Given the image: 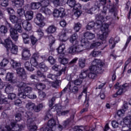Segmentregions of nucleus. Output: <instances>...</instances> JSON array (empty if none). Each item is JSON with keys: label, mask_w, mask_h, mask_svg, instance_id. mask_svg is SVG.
Returning <instances> with one entry per match:
<instances>
[{"label": "nucleus", "mask_w": 131, "mask_h": 131, "mask_svg": "<svg viewBox=\"0 0 131 131\" xmlns=\"http://www.w3.org/2000/svg\"><path fill=\"white\" fill-rule=\"evenodd\" d=\"M44 107H46L45 104H43V103H41L37 106H35L34 111L35 112H39V111H40L42 108H44Z\"/></svg>", "instance_id": "obj_41"}, {"label": "nucleus", "mask_w": 131, "mask_h": 131, "mask_svg": "<svg viewBox=\"0 0 131 131\" xmlns=\"http://www.w3.org/2000/svg\"><path fill=\"white\" fill-rule=\"evenodd\" d=\"M104 66V62L100 59H94L92 63L91 66L89 68L90 70L88 73V77L91 79H95L97 77L98 73H102V68Z\"/></svg>", "instance_id": "obj_2"}, {"label": "nucleus", "mask_w": 131, "mask_h": 131, "mask_svg": "<svg viewBox=\"0 0 131 131\" xmlns=\"http://www.w3.org/2000/svg\"><path fill=\"white\" fill-rule=\"evenodd\" d=\"M89 47L90 43L83 39L80 42L76 41L75 44L69 48V53L70 54H80L85 49H89Z\"/></svg>", "instance_id": "obj_3"}, {"label": "nucleus", "mask_w": 131, "mask_h": 131, "mask_svg": "<svg viewBox=\"0 0 131 131\" xmlns=\"http://www.w3.org/2000/svg\"><path fill=\"white\" fill-rule=\"evenodd\" d=\"M128 86H129V84L128 83H125L122 85V86L119 89L118 92L116 93V94H115L113 96V97L115 98V97H117V95H122V94H123V93L126 91V89H127Z\"/></svg>", "instance_id": "obj_18"}, {"label": "nucleus", "mask_w": 131, "mask_h": 131, "mask_svg": "<svg viewBox=\"0 0 131 131\" xmlns=\"http://www.w3.org/2000/svg\"><path fill=\"white\" fill-rule=\"evenodd\" d=\"M77 39V34L75 33L73 34L72 36H71L70 38V42H71V43H73L75 40Z\"/></svg>", "instance_id": "obj_56"}, {"label": "nucleus", "mask_w": 131, "mask_h": 131, "mask_svg": "<svg viewBox=\"0 0 131 131\" xmlns=\"http://www.w3.org/2000/svg\"><path fill=\"white\" fill-rule=\"evenodd\" d=\"M46 96L47 95L46 94V93L42 91H39L38 92V98L40 101H43L46 98Z\"/></svg>", "instance_id": "obj_48"}, {"label": "nucleus", "mask_w": 131, "mask_h": 131, "mask_svg": "<svg viewBox=\"0 0 131 131\" xmlns=\"http://www.w3.org/2000/svg\"><path fill=\"white\" fill-rule=\"evenodd\" d=\"M6 26H8L10 29V35L15 41H17L18 40V37L19 36V35H18V33L16 30H14V29L12 28V26L11 24H10L9 23L6 21Z\"/></svg>", "instance_id": "obj_13"}, {"label": "nucleus", "mask_w": 131, "mask_h": 131, "mask_svg": "<svg viewBox=\"0 0 131 131\" xmlns=\"http://www.w3.org/2000/svg\"><path fill=\"white\" fill-rule=\"evenodd\" d=\"M25 68L28 70V71H33L34 69L32 67V65L29 61H26L25 63Z\"/></svg>", "instance_id": "obj_38"}, {"label": "nucleus", "mask_w": 131, "mask_h": 131, "mask_svg": "<svg viewBox=\"0 0 131 131\" xmlns=\"http://www.w3.org/2000/svg\"><path fill=\"white\" fill-rule=\"evenodd\" d=\"M40 12H41V13H43L46 16H50V15L52 14V11H51V9L47 7H41L40 9Z\"/></svg>", "instance_id": "obj_28"}, {"label": "nucleus", "mask_w": 131, "mask_h": 131, "mask_svg": "<svg viewBox=\"0 0 131 131\" xmlns=\"http://www.w3.org/2000/svg\"><path fill=\"white\" fill-rule=\"evenodd\" d=\"M124 110H120L118 111L117 114L118 116H123L124 113H125V111H126V109L127 108V106H124Z\"/></svg>", "instance_id": "obj_51"}, {"label": "nucleus", "mask_w": 131, "mask_h": 131, "mask_svg": "<svg viewBox=\"0 0 131 131\" xmlns=\"http://www.w3.org/2000/svg\"><path fill=\"white\" fill-rule=\"evenodd\" d=\"M46 31L48 33H55V32L57 31V28L55 26V25H52L48 27Z\"/></svg>", "instance_id": "obj_32"}, {"label": "nucleus", "mask_w": 131, "mask_h": 131, "mask_svg": "<svg viewBox=\"0 0 131 131\" xmlns=\"http://www.w3.org/2000/svg\"><path fill=\"white\" fill-rule=\"evenodd\" d=\"M31 54L28 48H24L22 51L21 57L23 60H29Z\"/></svg>", "instance_id": "obj_16"}, {"label": "nucleus", "mask_w": 131, "mask_h": 131, "mask_svg": "<svg viewBox=\"0 0 131 131\" xmlns=\"http://www.w3.org/2000/svg\"><path fill=\"white\" fill-rule=\"evenodd\" d=\"M40 8V2H32L31 3V8L32 10H38Z\"/></svg>", "instance_id": "obj_36"}, {"label": "nucleus", "mask_w": 131, "mask_h": 131, "mask_svg": "<svg viewBox=\"0 0 131 131\" xmlns=\"http://www.w3.org/2000/svg\"><path fill=\"white\" fill-rule=\"evenodd\" d=\"M123 123L129 128V131H131V117L129 115L127 116L123 119Z\"/></svg>", "instance_id": "obj_21"}, {"label": "nucleus", "mask_w": 131, "mask_h": 131, "mask_svg": "<svg viewBox=\"0 0 131 131\" xmlns=\"http://www.w3.org/2000/svg\"><path fill=\"white\" fill-rule=\"evenodd\" d=\"M9 19L11 22H12V23H13V24H15V23L17 24L20 22V21H21V19H19L18 18V17L14 15H11L10 16Z\"/></svg>", "instance_id": "obj_35"}, {"label": "nucleus", "mask_w": 131, "mask_h": 131, "mask_svg": "<svg viewBox=\"0 0 131 131\" xmlns=\"http://www.w3.org/2000/svg\"><path fill=\"white\" fill-rule=\"evenodd\" d=\"M27 20H30L33 18V12L32 11H28L25 13L24 15Z\"/></svg>", "instance_id": "obj_33"}, {"label": "nucleus", "mask_w": 131, "mask_h": 131, "mask_svg": "<svg viewBox=\"0 0 131 131\" xmlns=\"http://www.w3.org/2000/svg\"><path fill=\"white\" fill-rule=\"evenodd\" d=\"M9 0H0V5L2 7H8Z\"/></svg>", "instance_id": "obj_58"}, {"label": "nucleus", "mask_w": 131, "mask_h": 131, "mask_svg": "<svg viewBox=\"0 0 131 131\" xmlns=\"http://www.w3.org/2000/svg\"><path fill=\"white\" fill-rule=\"evenodd\" d=\"M89 70H83L81 71V73L79 75V78L81 79H84L86 77H88V74H89Z\"/></svg>", "instance_id": "obj_34"}, {"label": "nucleus", "mask_w": 131, "mask_h": 131, "mask_svg": "<svg viewBox=\"0 0 131 131\" xmlns=\"http://www.w3.org/2000/svg\"><path fill=\"white\" fill-rule=\"evenodd\" d=\"M70 122H71V118L68 119L67 120L64 121L63 124V127H68V126H69V123H70Z\"/></svg>", "instance_id": "obj_63"}, {"label": "nucleus", "mask_w": 131, "mask_h": 131, "mask_svg": "<svg viewBox=\"0 0 131 131\" xmlns=\"http://www.w3.org/2000/svg\"><path fill=\"white\" fill-rule=\"evenodd\" d=\"M59 40L62 42H66L67 41V36H66V31L62 30L61 32L59 34Z\"/></svg>", "instance_id": "obj_23"}, {"label": "nucleus", "mask_w": 131, "mask_h": 131, "mask_svg": "<svg viewBox=\"0 0 131 131\" xmlns=\"http://www.w3.org/2000/svg\"><path fill=\"white\" fill-rule=\"evenodd\" d=\"M14 30H16L17 32H19V33H21L22 32V27L21 26V23L18 22L16 23L15 26Z\"/></svg>", "instance_id": "obj_44"}, {"label": "nucleus", "mask_w": 131, "mask_h": 131, "mask_svg": "<svg viewBox=\"0 0 131 131\" xmlns=\"http://www.w3.org/2000/svg\"><path fill=\"white\" fill-rule=\"evenodd\" d=\"M36 88L38 91H42V90L46 89V85L41 83H39L36 85Z\"/></svg>", "instance_id": "obj_52"}, {"label": "nucleus", "mask_w": 131, "mask_h": 131, "mask_svg": "<svg viewBox=\"0 0 131 131\" xmlns=\"http://www.w3.org/2000/svg\"><path fill=\"white\" fill-rule=\"evenodd\" d=\"M0 31L2 33H7L8 32V29L5 26H1L0 27Z\"/></svg>", "instance_id": "obj_64"}, {"label": "nucleus", "mask_w": 131, "mask_h": 131, "mask_svg": "<svg viewBox=\"0 0 131 131\" xmlns=\"http://www.w3.org/2000/svg\"><path fill=\"white\" fill-rule=\"evenodd\" d=\"M67 4L71 8H74V9H77L78 8H81V5L80 4H76L75 0H68Z\"/></svg>", "instance_id": "obj_19"}, {"label": "nucleus", "mask_w": 131, "mask_h": 131, "mask_svg": "<svg viewBox=\"0 0 131 131\" xmlns=\"http://www.w3.org/2000/svg\"><path fill=\"white\" fill-rule=\"evenodd\" d=\"M53 14L54 17L55 18L64 17V16H65V9L63 8H60L59 10L55 9Z\"/></svg>", "instance_id": "obj_15"}, {"label": "nucleus", "mask_w": 131, "mask_h": 131, "mask_svg": "<svg viewBox=\"0 0 131 131\" xmlns=\"http://www.w3.org/2000/svg\"><path fill=\"white\" fill-rule=\"evenodd\" d=\"M49 40L50 47H51L52 45H53V43H55V38L53 36L51 35L49 37Z\"/></svg>", "instance_id": "obj_61"}, {"label": "nucleus", "mask_w": 131, "mask_h": 131, "mask_svg": "<svg viewBox=\"0 0 131 131\" xmlns=\"http://www.w3.org/2000/svg\"><path fill=\"white\" fill-rule=\"evenodd\" d=\"M17 86L19 92H23L25 94H30L32 92V88L29 86L27 84L23 82H20Z\"/></svg>", "instance_id": "obj_10"}, {"label": "nucleus", "mask_w": 131, "mask_h": 131, "mask_svg": "<svg viewBox=\"0 0 131 131\" xmlns=\"http://www.w3.org/2000/svg\"><path fill=\"white\" fill-rule=\"evenodd\" d=\"M40 4L41 8H47V7H48V6H49L50 4V1H49V0H40Z\"/></svg>", "instance_id": "obj_45"}, {"label": "nucleus", "mask_w": 131, "mask_h": 131, "mask_svg": "<svg viewBox=\"0 0 131 131\" xmlns=\"http://www.w3.org/2000/svg\"><path fill=\"white\" fill-rule=\"evenodd\" d=\"M82 26V25L80 24V23H75L74 26V29L76 32H78L80 29H81V27Z\"/></svg>", "instance_id": "obj_43"}, {"label": "nucleus", "mask_w": 131, "mask_h": 131, "mask_svg": "<svg viewBox=\"0 0 131 131\" xmlns=\"http://www.w3.org/2000/svg\"><path fill=\"white\" fill-rule=\"evenodd\" d=\"M26 108L29 111H32L35 109V103L32 102H29L26 104Z\"/></svg>", "instance_id": "obj_30"}, {"label": "nucleus", "mask_w": 131, "mask_h": 131, "mask_svg": "<svg viewBox=\"0 0 131 131\" xmlns=\"http://www.w3.org/2000/svg\"><path fill=\"white\" fill-rule=\"evenodd\" d=\"M5 79L6 81H9L10 83H17V79H15V76L13 73H7Z\"/></svg>", "instance_id": "obj_17"}, {"label": "nucleus", "mask_w": 131, "mask_h": 131, "mask_svg": "<svg viewBox=\"0 0 131 131\" xmlns=\"http://www.w3.org/2000/svg\"><path fill=\"white\" fill-rule=\"evenodd\" d=\"M35 55L37 56V54H33L32 57L30 60V63L31 64V65H33L34 67H37L38 63H37V61L36 60L37 59L35 58Z\"/></svg>", "instance_id": "obj_31"}, {"label": "nucleus", "mask_w": 131, "mask_h": 131, "mask_svg": "<svg viewBox=\"0 0 131 131\" xmlns=\"http://www.w3.org/2000/svg\"><path fill=\"white\" fill-rule=\"evenodd\" d=\"M22 24L23 27L25 30H27V31H30V30L32 29V25L29 21H28V20H24Z\"/></svg>", "instance_id": "obj_22"}, {"label": "nucleus", "mask_w": 131, "mask_h": 131, "mask_svg": "<svg viewBox=\"0 0 131 131\" xmlns=\"http://www.w3.org/2000/svg\"><path fill=\"white\" fill-rule=\"evenodd\" d=\"M108 10L110 13H114V18L110 17V16H106L105 17L104 16L106 15V13H107V8L106 7H103V11L102 12L101 14H97L96 15V19L97 20V23L100 25L103 22L105 21H108L107 23L109 24L110 25H114L115 24V20H118V17L117 16V12H116V8L115 7V5L114 4H110L108 7Z\"/></svg>", "instance_id": "obj_1"}, {"label": "nucleus", "mask_w": 131, "mask_h": 131, "mask_svg": "<svg viewBox=\"0 0 131 131\" xmlns=\"http://www.w3.org/2000/svg\"><path fill=\"white\" fill-rule=\"evenodd\" d=\"M58 61L60 62V64H62V65H66V64H68V59L66 58H62L59 56Z\"/></svg>", "instance_id": "obj_49"}, {"label": "nucleus", "mask_w": 131, "mask_h": 131, "mask_svg": "<svg viewBox=\"0 0 131 131\" xmlns=\"http://www.w3.org/2000/svg\"><path fill=\"white\" fill-rule=\"evenodd\" d=\"M11 64L13 68L16 70L17 75H18V76H21L23 79L25 80L27 78V75H26V73H25V70H24V68H21V63L12 60L11 61Z\"/></svg>", "instance_id": "obj_5"}, {"label": "nucleus", "mask_w": 131, "mask_h": 131, "mask_svg": "<svg viewBox=\"0 0 131 131\" xmlns=\"http://www.w3.org/2000/svg\"><path fill=\"white\" fill-rule=\"evenodd\" d=\"M61 109H62V106L60 104H56L52 108V110H56L57 114L59 115H60V114L62 116L67 115V114L70 112V110L63 111L61 112Z\"/></svg>", "instance_id": "obj_12"}, {"label": "nucleus", "mask_w": 131, "mask_h": 131, "mask_svg": "<svg viewBox=\"0 0 131 131\" xmlns=\"http://www.w3.org/2000/svg\"><path fill=\"white\" fill-rule=\"evenodd\" d=\"M49 119L50 120L48 122V126H49L52 130V129H53L56 124V121L53 119V114H52V112H51V111L47 112L46 116L45 117V120H48Z\"/></svg>", "instance_id": "obj_7"}, {"label": "nucleus", "mask_w": 131, "mask_h": 131, "mask_svg": "<svg viewBox=\"0 0 131 131\" xmlns=\"http://www.w3.org/2000/svg\"><path fill=\"white\" fill-rule=\"evenodd\" d=\"M84 10H85L86 13H88V14H91L92 15L94 14V12L96 11V8H92L90 9V4H87L86 5H85Z\"/></svg>", "instance_id": "obj_26"}, {"label": "nucleus", "mask_w": 131, "mask_h": 131, "mask_svg": "<svg viewBox=\"0 0 131 131\" xmlns=\"http://www.w3.org/2000/svg\"><path fill=\"white\" fill-rule=\"evenodd\" d=\"M17 14L19 17H22V16L25 14V10L22 8L17 9Z\"/></svg>", "instance_id": "obj_59"}, {"label": "nucleus", "mask_w": 131, "mask_h": 131, "mask_svg": "<svg viewBox=\"0 0 131 131\" xmlns=\"http://www.w3.org/2000/svg\"><path fill=\"white\" fill-rule=\"evenodd\" d=\"M23 37V42L25 45H28L30 42V38H29V36L26 33H23L21 34Z\"/></svg>", "instance_id": "obj_29"}, {"label": "nucleus", "mask_w": 131, "mask_h": 131, "mask_svg": "<svg viewBox=\"0 0 131 131\" xmlns=\"http://www.w3.org/2000/svg\"><path fill=\"white\" fill-rule=\"evenodd\" d=\"M73 83L75 84V85H80V84L82 83V80L80 78H78L76 80H75L73 81Z\"/></svg>", "instance_id": "obj_62"}, {"label": "nucleus", "mask_w": 131, "mask_h": 131, "mask_svg": "<svg viewBox=\"0 0 131 131\" xmlns=\"http://www.w3.org/2000/svg\"><path fill=\"white\" fill-rule=\"evenodd\" d=\"M8 64H9V60L6 58H4L0 62V66L3 68L6 67Z\"/></svg>", "instance_id": "obj_54"}, {"label": "nucleus", "mask_w": 131, "mask_h": 131, "mask_svg": "<svg viewBox=\"0 0 131 131\" xmlns=\"http://www.w3.org/2000/svg\"><path fill=\"white\" fill-rule=\"evenodd\" d=\"M95 34L91 32H86L84 33V37L86 39H89L90 40L92 39H94V38L95 37Z\"/></svg>", "instance_id": "obj_27"}, {"label": "nucleus", "mask_w": 131, "mask_h": 131, "mask_svg": "<svg viewBox=\"0 0 131 131\" xmlns=\"http://www.w3.org/2000/svg\"><path fill=\"white\" fill-rule=\"evenodd\" d=\"M38 66L43 72H46L49 70V68L43 62H41L38 64Z\"/></svg>", "instance_id": "obj_40"}, {"label": "nucleus", "mask_w": 131, "mask_h": 131, "mask_svg": "<svg viewBox=\"0 0 131 131\" xmlns=\"http://www.w3.org/2000/svg\"><path fill=\"white\" fill-rule=\"evenodd\" d=\"M13 90L14 88H13V86L10 84H8L5 88V92L6 94H9V93H11V92H13Z\"/></svg>", "instance_id": "obj_50"}, {"label": "nucleus", "mask_w": 131, "mask_h": 131, "mask_svg": "<svg viewBox=\"0 0 131 131\" xmlns=\"http://www.w3.org/2000/svg\"><path fill=\"white\" fill-rule=\"evenodd\" d=\"M66 91L68 92H72L73 94H77L78 93V87L77 86H74L72 87L71 83H69L67 86L62 91V93H65Z\"/></svg>", "instance_id": "obj_14"}, {"label": "nucleus", "mask_w": 131, "mask_h": 131, "mask_svg": "<svg viewBox=\"0 0 131 131\" xmlns=\"http://www.w3.org/2000/svg\"><path fill=\"white\" fill-rule=\"evenodd\" d=\"M66 71V67L62 68L56 75H54L52 74H49L48 75L47 77L48 78H50L52 80H55L54 82H52L49 81L48 79H45L44 80L45 82H46L47 84H49L50 86H52V88H57L58 86V84L60 81L58 80V76H60L62 75V72H65Z\"/></svg>", "instance_id": "obj_4"}, {"label": "nucleus", "mask_w": 131, "mask_h": 131, "mask_svg": "<svg viewBox=\"0 0 131 131\" xmlns=\"http://www.w3.org/2000/svg\"><path fill=\"white\" fill-rule=\"evenodd\" d=\"M99 55H101V51L94 50L91 54L93 57H98Z\"/></svg>", "instance_id": "obj_60"}, {"label": "nucleus", "mask_w": 131, "mask_h": 131, "mask_svg": "<svg viewBox=\"0 0 131 131\" xmlns=\"http://www.w3.org/2000/svg\"><path fill=\"white\" fill-rule=\"evenodd\" d=\"M44 20L45 17L41 13H38L36 15V18L34 19V22L39 27H43L46 25V24L43 22Z\"/></svg>", "instance_id": "obj_11"}, {"label": "nucleus", "mask_w": 131, "mask_h": 131, "mask_svg": "<svg viewBox=\"0 0 131 131\" xmlns=\"http://www.w3.org/2000/svg\"><path fill=\"white\" fill-rule=\"evenodd\" d=\"M103 47V44H101L100 42H96L95 43H93L90 46L91 49H95V48H98V47Z\"/></svg>", "instance_id": "obj_55"}, {"label": "nucleus", "mask_w": 131, "mask_h": 131, "mask_svg": "<svg viewBox=\"0 0 131 131\" xmlns=\"http://www.w3.org/2000/svg\"><path fill=\"white\" fill-rule=\"evenodd\" d=\"M13 42L10 39V38H7L5 40V47L7 50H9L11 48V46H13Z\"/></svg>", "instance_id": "obj_37"}, {"label": "nucleus", "mask_w": 131, "mask_h": 131, "mask_svg": "<svg viewBox=\"0 0 131 131\" xmlns=\"http://www.w3.org/2000/svg\"><path fill=\"white\" fill-rule=\"evenodd\" d=\"M24 5V0H15L14 6L16 8H21Z\"/></svg>", "instance_id": "obj_39"}, {"label": "nucleus", "mask_w": 131, "mask_h": 131, "mask_svg": "<svg viewBox=\"0 0 131 131\" xmlns=\"http://www.w3.org/2000/svg\"><path fill=\"white\" fill-rule=\"evenodd\" d=\"M97 25H102L101 27V30L103 33L99 35L98 37L99 39H101V40H105L106 37L108 36V32H109V25H109V23L103 24V23L100 25H99L97 23Z\"/></svg>", "instance_id": "obj_6"}, {"label": "nucleus", "mask_w": 131, "mask_h": 131, "mask_svg": "<svg viewBox=\"0 0 131 131\" xmlns=\"http://www.w3.org/2000/svg\"><path fill=\"white\" fill-rule=\"evenodd\" d=\"M10 51L11 52L12 54H14V55H17L18 53V46L12 45V48L10 49Z\"/></svg>", "instance_id": "obj_46"}, {"label": "nucleus", "mask_w": 131, "mask_h": 131, "mask_svg": "<svg viewBox=\"0 0 131 131\" xmlns=\"http://www.w3.org/2000/svg\"><path fill=\"white\" fill-rule=\"evenodd\" d=\"M96 24L94 21H91L88 23V25L86 26V29L87 30H91L95 27Z\"/></svg>", "instance_id": "obj_53"}, {"label": "nucleus", "mask_w": 131, "mask_h": 131, "mask_svg": "<svg viewBox=\"0 0 131 131\" xmlns=\"http://www.w3.org/2000/svg\"><path fill=\"white\" fill-rule=\"evenodd\" d=\"M26 115L28 116L27 119V126L29 131H36L37 129V126L33 124V121L30 116H32L33 114L30 112L26 113Z\"/></svg>", "instance_id": "obj_8"}, {"label": "nucleus", "mask_w": 131, "mask_h": 131, "mask_svg": "<svg viewBox=\"0 0 131 131\" xmlns=\"http://www.w3.org/2000/svg\"><path fill=\"white\" fill-rule=\"evenodd\" d=\"M63 126L61 125H56V126L52 129V131H62Z\"/></svg>", "instance_id": "obj_57"}, {"label": "nucleus", "mask_w": 131, "mask_h": 131, "mask_svg": "<svg viewBox=\"0 0 131 131\" xmlns=\"http://www.w3.org/2000/svg\"><path fill=\"white\" fill-rule=\"evenodd\" d=\"M119 40H120V39L118 37H116L115 39H114V38H111L109 40L110 49H114L115 45H116Z\"/></svg>", "instance_id": "obj_20"}, {"label": "nucleus", "mask_w": 131, "mask_h": 131, "mask_svg": "<svg viewBox=\"0 0 131 131\" xmlns=\"http://www.w3.org/2000/svg\"><path fill=\"white\" fill-rule=\"evenodd\" d=\"M7 130H3V131H21L24 128L23 125L16 124V122L11 121V127L10 126H6Z\"/></svg>", "instance_id": "obj_9"}, {"label": "nucleus", "mask_w": 131, "mask_h": 131, "mask_svg": "<svg viewBox=\"0 0 131 131\" xmlns=\"http://www.w3.org/2000/svg\"><path fill=\"white\" fill-rule=\"evenodd\" d=\"M18 99H20V100H23L24 99H26L27 97V95L25 94V93L23 91H18V94L17 95Z\"/></svg>", "instance_id": "obj_47"}, {"label": "nucleus", "mask_w": 131, "mask_h": 131, "mask_svg": "<svg viewBox=\"0 0 131 131\" xmlns=\"http://www.w3.org/2000/svg\"><path fill=\"white\" fill-rule=\"evenodd\" d=\"M65 49H66V46H65V45L63 43H61L56 50L58 54H60V55L64 56V51H65Z\"/></svg>", "instance_id": "obj_24"}, {"label": "nucleus", "mask_w": 131, "mask_h": 131, "mask_svg": "<svg viewBox=\"0 0 131 131\" xmlns=\"http://www.w3.org/2000/svg\"><path fill=\"white\" fill-rule=\"evenodd\" d=\"M52 3L55 7H60L61 6H65L66 1L64 0H54L52 1Z\"/></svg>", "instance_id": "obj_25"}, {"label": "nucleus", "mask_w": 131, "mask_h": 131, "mask_svg": "<svg viewBox=\"0 0 131 131\" xmlns=\"http://www.w3.org/2000/svg\"><path fill=\"white\" fill-rule=\"evenodd\" d=\"M79 66L80 68H84L85 67V59L80 58L79 59Z\"/></svg>", "instance_id": "obj_42"}]
</instances>
